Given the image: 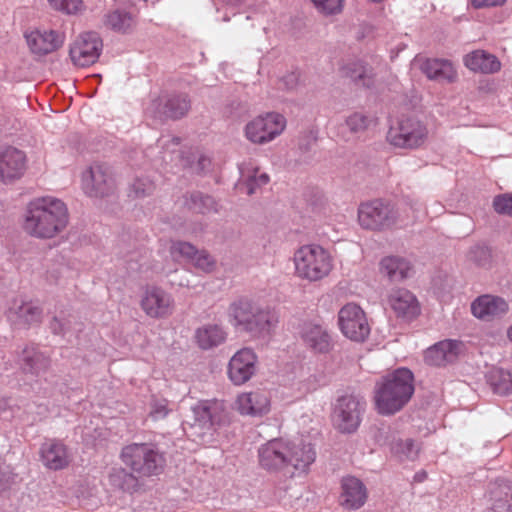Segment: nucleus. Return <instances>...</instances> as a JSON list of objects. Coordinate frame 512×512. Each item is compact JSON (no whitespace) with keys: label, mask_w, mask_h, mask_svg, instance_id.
Instances as JSON below:
<instances>
[{"label":"nucleus","mask_w":512,"mask_h":512,"mask_svg":"<svg viewBox=\"0 0 512 512\" xmlns=\"http://www.w3.org/2000/svg\"><path fill=\"white\" fill-rule=\"evenodd\" d=\"M508 303L501 297L484 294L471 303V313L477 319L492 321L507 313Z\"/></svg>","instance_id":"aec40b11"},{"label":"nucleus","mask_w":512,"mask_h":512,"mask_svg":"<svg viewBox=\"0 0 512 512\" xmlns=\"http://www.w3.org/2000/svg\"><path fill=\"white\" fill-rule=\"evenodd\" d=\"M140 307L152 319H166L175 310V300L171 293L158 286H148L144 290Z\"/></svg>","instance_id":"f8f14e48"},{"label":"nucleus","mask_w":512,"mask_h":512,"mask_svg":"<svg viewBox=\"0 0 512 512\" xmlns=\"http://www.w3.org/2000/svg\"><path fill=\"white\" fill-rule=\"evenodd\" d=\"M229 316L236 327L254 334L268 332L272 326L271 313L247 299L233 302L229 307Z\"/></svg>","instance_id":"423d86ee"},{"label":"nucleus","mask_w":512,"mask_h":512,"mask_svg":"<svg viewBox=\"0 0 512 512\" xmlns=\"http://www.w3.org/2000/svg\"><path fill=\"white\" fill-rule=\"evenodd\" d=\"M138 476L125 468H113L109 473V485L123 492L133 493L138 488Z\"/></svg>","instance_id":"473e14b6"},{"label":"nucleus","mask_w":512,"mask_h":512,"mask_svg":"<svg viewBox=\"0 0 512 512\" xmlns=\"http://www.w3.org/2000/svg\"><path fill=\"white\" fill-rule=\"evenodd\" d=\"M421 70L431 80L453 83L457 79V71L448 60L426 59Z\"/></svg>","instance_id":"c85d7f7f"},{"label":"nucleus","mask_w":512,"mask_h":512,"mask_svg":"<svg viewBox=\"0 0 512 512\" xmlns=\"http://www.w3.org/2000/svg\"><path fill=\"white\" fill-rule=\"evenodd\" d=\"M289 489V486L288 485H284L283 487H275L274 491H273V494L275 497L277 498H282L286 495L287 491Z\"/></svg>","instance_id":"8fccbe9b"},{"label":"nucleus","mask_w":512,"mask_h":512,"mask_svg":"<svg viewBox=\"0 0 512 512\" xmlns=\"http://www.w3.org/2000/svg\"><path fill=\"white\" fill-rule=\"evenodd\" d=\"M210 164V160L208 158L202 157L199 160V165H201L202 168H204L206 165Z\"/></svg>","instance_id":"3c124183"},{"label":"nucleus","mask_w":512,"mask_h":512,"mask_svg":"<svg viewBox=\"0 0 512 512\" xmlns=\"http://www.w3.org/2000/svg\"><path fill=\"white\" fill-rule=\"evenodd\" d=\"M507 337L512 342V325L507 330Z\"/></svg>","instance_id":"603ef678"},{"label":"nucleus","mask_w":512,"mask_h":512,"mask_svg":"<svg viewBox=\"0 0 512 512\" xmlns=\"http://www.w3.org/2000/svg\"><path fill=\"white\" fill-rule=\"evenodd\" d=\"M68 220L63 201L52 196L39 197L27 205L23 228L33 237L50 239L66 228Z\"/></svg>","instance_id":"f03ea898"},{"label":"nucleus","mask_w":512,"mask_h":512,"mask_svg":"<svg viewBox=\"0 0 512 512\" xmlns=\"http://www.w3.org/2000/svg\"><path fill=\"white\" fill-rule=\"evenodd\" d=\"M194 209L200 213H205L214 208L215 202L210 196H193Z\"/></svg>","instance_id":"a18cd8bd"},{"label":"nucleus","mask_w":512,"mask_h":512,"mask_svg":"<svg viewBox=\"0 0 512 512\" xmlns=\"http://www.w3.org/2000/svg\"><path fill=\"white\" fill-rule=\"evenodd\" d=\"M300 336L305 346L313 353L326 354L332 349V340L328 331L319 324L305 323Z\"/></svg>","instance_id":"b1692460"},{"label":"nucleus","mask_w":512,"mask_h":512,"mask_svg":"<svg viewBox=\"0 0 512 512\" xmlns=\"http://www.w3.org/2000/svg\"><path fill=\"white\" fill-rule=\"evenodd\" d=\"M512 496V483L500 481L493 483L488 491L491 507L496 512H509V499Z\"/></svg>","instance_id":"2f4dec72"},{"label":"nucleus","mask_w":512,"mask_h":512,"mask_svg":"<svg viewBox=\"0 0 512 512\" xmlns=\"http://www.w3.org/2000/svg\"><path fill=\"white\" fill-rule=\"evenodd\" d=\"M105 25L117 32H126L132 25V17L125 12L113 11L107 14Z\"/></svg>","instance_id":"c9c22d12"},{"label":"nucleus","mask_w":512,"mask_h":512,"mask_svg":"<svg viewBox=\"0 0 512 512\" xmlns=\"http://www.w3.org/2000/svg\"><path fill=\"white\" fill-rule=\"evenodd\" d=\"M388 143L399 149L415 150L428 139L427 126L414 117H403L391 126L387 133Z\"/></svg>","instance_id":"0eeeda50"},{"label":"nucleus","mask_w":512,"mask_h":512,"mask_svg":"<svg viewBox=\"0 0 512 512\" xmlns=\"http://www.w3.org/2000/svg\"><path fill=\"white\" fill-rule=\"evenodd\" d=\"M1 169L5 182L20 178L26 169V155L21 150L9 147L0 152Z\"/></svg>","instance_id":"bb28decb"},{"label":"nucleus","mask_w":512,"mask_h":512,"mask_svg":"<svg viewBox=\"0 0 512 512\" xmlns=\"http://www.w3.org/2000/svg\"><path fill=\"white\" fill-rule=\"evenodd\" d=\"M234 409L242 416L264 417L271 410V395L264 389L241 392L235 398Z\"/></svg>","instance_id":"f3484780"},{"label":"nucleus","mask_w":512,"mask_h":512,"mask_svg":"<svg viewBox=\"0 0 512 512\" xmlns=\"http://www.w3.org/2000/svg\"><path fill=\"white\" fill-rule=\"evenodd\" d=\"M469 258L477 265L485 266L490 262L491 254L486 247L477 246L470 251Z\"/></svg>","instance_id":"c03bdc74"},{"label":"nucleus","mask_w":512,"mask_h":512,"mask_svg":"<svg viewBox=\"0 0 512 512\" xmlns=\"http://www.w3.org/2000/svg\"><path fill=\"white\" fill-rule=\"evenodd\" d=\"M153 188V184L150 182L144 183L140 180H137L133 184V191L136 197H142L145 196L146 194H150Z\"/></svg>","instance_id":"49530a36"},{"label":"nucleus","mask_w":512,"mask_h":512,"mask_svg":"<svg viewBox=\"0 0 512 512\" xmlns=\"http://www.w3.org/2000/svg\"><path fill=\"white\" fill-rule=\"evenodd\" d=\"M190 109V101L186 95H161L151 100L147 111L155 116L164 115L177 119L184 116Z\"/></svg>","instance_id":"6ab92c4d"},{"label":"nucleus","mask_w":512,"mask_h":512,"mask_svg":"<svg viewBox=\"0 0 512 512\" xmlns=\"http://www.w3.org/2000/svg\"><path fill=\"white\" fill-rule=\"evenodd\" d=\"M315 7L323 14L330 15L341 12L343 0H311Z\"/></svg>","instance_id":"79ce46f5"},{"label":"nucleus","mask_w":512,"mask_h":512,"mask_svg":"<svg viewBox=\"0 0 512 512\" xmlns=\"http://www.w3.org/2000/svg\"><path fill=\"white\" fill-rule=\"evenodd\" d=\"M487 381L492 390L500 395H508L512 392V374L502 368H492Z\"/></svg>","instance_id":"f704fd0d"},{"label":"nucleus","mask_w":512,"mask_h":512,"mask_svg":"<svg viewBox=\"0 0 512 512\" xmlns=\"http://www.w3.org/2000/svg\"><path fill=\"white\" fill-rule=\"evenodd\" d=\"M411 270L410 263L401 257L387 256L380 262V273L390 281H402L408 277Z\"/></svg>","instance_id":"7c9ffc66"},{"label":"nucleus","mask_w":512,"mask_h":512,"mask_svg":"<svg viewBox=\"0 0 512 512\" xmlns=\"http://www.w3.org/2000/svg\"><path fill=\"white\" fill-rule=\"evenodd\" d=\"M258 356L251 348H242L234 353L227 365V377L235 386L249 382L258 371Z\"/></svg>","instance_id":"ddd939ff"},{"label":"nucleus","mask_w":512,"mask_h":512,"mask_svg":"<svg viewBox=\"0 0 512 512\" xmlns=\"http://www.w3.org/2000/svg\"><path fill=\"white\" fill-rule=\"evenodd\" d=\"M167 399L153 398L149 404V418L153 421L164 419L170 412Z\"/></svg>","instance_id":"58836bf2"},{"label":"nucleus","mask_w":512,"mask_h":512,"mask_svg":"<svg viewBox=\"0 0 512 512\" xmlns=\"http://www.w3.org/2000/svg\"><path fill=\"white\" fill-rule=\"evenodd\" d=\"M506 1L507 0H471V4L475 8H482V7L501 6Z\"/></svg>","instance_id":"09e8293b"},{"label":"nucleus","mask_w":512,"mask_h":512,"mask_svg":"<svg viewBox=\"0 0 512 512\" xmlns=\"http://www.w3.org/2000/svg\"><path fill=\"white\" fill-rule=\"evenodd\" d=\"M339 75L365 87L372 84L371 71L359 61H351L341 66Z\"/></svg>","instance_id":"72a5a7b5"},{"label":"nucleus","mask_w":512,"mask_h":512,"mask_svg":"<svg viewBox=\"0 0 512 512\" xmlns=\"http://www.w3.org/2000/svg\"><path fill=\"white\" fill-rule=\"evenodd\" d=\"M465 66L473 71L483 74H493L501 69L498 58L484 50H475L464 57Z\"/></svg>","instance_id":"cd10ccee"},{"label":"nucleus","mask_w":512,"mask_h":512,"mask_svg":"<svg viewBox=\"0 0 512 512\" xmlns=\"http://www.w3.org/2000/svg\"><path fill=\"white\" fill-rule=\"evenodd\" d=\"M493 208L498 214L512 217V194L497 195L493 200Z\"/></svg>","instance_id":"a19ab883"},{"label":"nucleus","mask_w":512,"mask_h":512,"mask_svg":"<svg viewBox=\"0 0 512 512\" xmlns=\"http://www.w3.org/2000/svg\"><path fill=\"white\" fill-rule=\"evenodd\" d=\"M116 182L111 169L104 164H96L83 175V189L90 197H104L115 191Z\"/></svg>","instance_id":"2eb2a0df"},{"label":"nucleus","mask_w":512,"mask_h":512,"mask_svg":"<svg viewBox=\"0 0 512 512\" xmlns=\"http://www.w3.org/2000/svg\"><path fill=\"white\" fill-rule=\"evenodd\" d=\"M346 125L351 132H363L369 126V119L365 115L355 112L346 119Z\"/></svg>","instance_id":"37998d69"},{"label":"nucleus","mask_w":512,"mask_h":512,"mask_svg":"<svg viewBox=\"0 0 512 512\" xmlns=\"http://www.w3.org/2000/svg\"><path fill=\"white\" fill-rule=\"evenodd\" d=\"M171 256L183 259L203 273H213L217 268L216 259L206 250H198L195 246L184 241H175L170 246Z\"/></svg>","instance_id":"dca6fc26"},{"label":"nucleus","mask_w":512,"mask_h":512,"mask_svg":"<svg viewBox=\"0 0 512 512\" xmlns=\"http://www.w3.org/2000/svg\"><path fill=\"white\" fill-rule=\"evenodd\" d=\"M463 344L457 340H444L428 348L424 360L432 366H444L454 362L462 351Z\"/></svg>","instance_id":"5701e85b"},{"label":"nucleus","mask_w":512,"mask_h":512,"mask_svg":"<svg viewBox=\"0 0 512 512\" xmlns=\"http://www.w3.org/2000/svg\"><path fill=\"white\" fill-rule=\"evenodd\" d=\"M294 273L304 281L318 282L327 278L334 269L331 252L319 244L300 246L293 255Z\"/></svg>","instance_id":"20e7f679"},{"label":"nucleus","mask_w":512,"mask_h":512,"mask_svg":"<svg viewBox=\"0 0 512 512\" xmlns=\"http://www.w3.org/2000/svg\"><path fill=\"white\" fill-rule=\"evenodd\" d=\"M316 460L311 444L272 439L258 450V462L267 472H288L290 477L307 475Z\"/></svg>","instance_id":"f257e3e1"},{"label":"nucleus","mask_w":512,"mask_h":512,"mask_svg":"<svg viewBox=\"0 0 512 512\" xmlns=\"http://www.w3.org/2000/svg\"><path fill=\"white\" fill-rule=\"evenodd\" d=\"M40 454L43 465L50 470L65 469L71 462L67 446L57 440H50L44 443Z\"/></svg>","instance_id":"a878e982"},{"label":"nucleus","mask_w":512,"mask_h":512,"mask_svg":"<svg viewBox=\"0 0 512 512\" xmlns=\"http://www.w3.org/2000/svg\"><path fill=\"white\" fill-rule=\"evenodd\" d=\"M227 337L224 328L218 324L207 323L195 330L194 340L202 350H208L222 344Z\"/></svg>","instance_id":"c756f323"},{"label":"nucleus","mask_w":512,"mask_h":512,"mask_svg":"<svg viewBox=\"0 0 512 512\" xmlns=\"http://www.w3.org/2000/svg\"><path fill=\"white\" fill-rule=\"evenodd\" d=\"M102 46V41L96 33L81 34L70 47V59L75 66H90L99 58Z\"/></svg>","instance_id":"a211bd4d"},{"label":"nucleus","mask_w":512,"mask_h":512,"mask_svg":"<svg viewBox=\"0 0 512 512\" xmlns=\"http://www.w3.org/2000/svg\"><path fill=\"white\" fill-rule=\"evenodd\" d=\"M364 405L356 397L347 395L339 398L332 414L334 426L341 432H354L360 425Z\"/></svg>","instance_id":"4468645a"},{"label":"nucleus","mask_w":512,"mask_h":512,"mask_svg":"<svg viewBox=\"0 0 512 512\" xmlns=\"http://www.w3.org/2000/svg\"><path fill=\"white\" fill-rule=\"evenodd\" d=\"M391 452L396 455L400 460L409 459L413 460L418 455V447L411 439H399L391 444Z\"/></svg>","instance_id":"e433bc0d"},{"label":"nucleus","mask_w":512,"mask_h":512,"mask_svg":"<svg viewBox=\"0 0 512 512\" xmlns=\"http://www.w3.org/2000/svg\"><path fill=\"white\" fill-rule=\"evenodd\" d=\"M338 323L343 335L352 341L363 342L370 334L365 312L357 304L344 305L338 313Z\"/></svg>","instance_id":"9d476101"},{"label":"nucleus","mask_w":512,"mask_h":512,"mask_svg":"<svg viewBox=\"0 0 512 512\" xmlns=\"http://www.w3.org/2000/svg\"><path fill=\"white\" fill-rule=\"evenodd\" d=\"M358 222L368 230H382L398 223V211L381 200L362 203L358 208Z\"/></svg>","instance_id":"6e6552de"},{"label":"nucleus","mask_w":512,"mask_h":512,"mask_svg":"<svg viewBox=\"0 0 512 512\" xmlns=\"http://www.w3.org/2000/svg\"><path fill=\"white\" fill-rule=\"evenodd\" d=\"M286 127V119L283 115L270 112L255 117L245 127V135L249 141L255 144H265L279 136Z\"/></svg>","instance_id":"1a4fd4ad"},{"label":"nucleus","mask_w":512,"mask_h":512,"mask_svg":"<svg viewBox=\"0 0 512 512\" xmlns=\"http://www.w3.org/2000/svg\"><path fill=\"white\" fill-rule=\"evenodd\" d=\"M367 500V489L356 477H344L341 481L339 505L345 510L360 509Z\"/></svg>","instance_id":"412c9836"},{"label":"nucleus","mask_w":512,"mask_h":512,"mask_svg":"<svg viewBox=\"0 0 512 512\" xmlns=\"http://www.w3.org/2000/svg\"><path fill=\"white\" fill-rule=\"evenodd\" d=\"M119 458L139 478L159 475L165 463L162 453L152 443L127 444L121 449Z\"/></svg>","instance_id":"39448f33"},{"label":"nucleus","mask_w":512,"mask_h":512,"mask_svg":"<svg viewBox=\"0 0 512 512\" xmlns=\"http://www.w3.org/2000/svg\"><path fill=\"white\" fill-rule=\"evenodd\" d=\"M24 38L30 53L38 59L57 52L65 42L63 33L48 28L26 31Z\"/></svg>","instance_id":"9b49d317"},{"label":"nucleus","mask_w":512,"mask_h":512,"mask_svg":"<svg viewBox=\"0 0 512 512\" xmlns=\"http://www.w3.org/2000/svg\"><path fill=\"white\" fill-rule=\"evenodd\" d=\"M414 394V377L410 370L400 368L377 382L375 409L381 415H393L404 408Z\"/></svg>","instance_id":"7ed1b4c3"},{"label":"nucleus","mask_w":512,"mask_h":512,"mask_svg":"<svg viewBox=\"0 0 512 512\" xmlns=\"http://www.w3.org/2000/svg\"><path fill=\"white\" fill-rule=\"evenodd\" d=\"M195 427L206 431L212 429L215 424L221 421L224 413V405L218 400H204L193 407Z\"/></svg>","instance_id":"4be33fe9"},{"label":"nucleus","mask_w":512,"mask_h":512,"mask_svg":"<svg viewBox=\"0 0 512 512\" xmlns=\"http://www.w3.org/2000/svg\"><path fill=\"white\" fill-rule=\"evenodd\" d=\"M388 305L397 317L411 320L420 314L416 297L406 289H396L388 296Z\"/></svg>","instance_id":"393cba45"},{"label":"nucleus","mask_w":512,"mask_h":512,"mask_svg":"<svg viewBox=\"0 0 512 512\" xmlns=\"http://www.w3.org/2000/svg\"><path fill=\"white\" fill-rule=\"evenodd\" d=\"M268 182H269V176L267 174L262 173L258 176L255 175L248 182V193L249 194L254 193V185L263 186V185H266Z\"/></svg>","instance_id":"de8ad7c7"},{"label":"nucleus","mask_w":512,"mask_h":512,"mask_svg":"<svg viewBox=\"0 0 512 512\" xmlns=\"http://www.w3.org/2000/svg\"><path fill=\"white\" fill-rule=\"evenodd\" d=\"M16 314L28 324L37 323L41 320L42 309L35 303L27 302L18 307Z\"/></svg>","instance_id":"4c0bfd02"},{"label":"nucleus","mask_w":512,"mask_h":512,"mask_svg":"<svg viewBox=\"0 0 512 512\" xmlns=\"http://www.w3.org/2000/svg\"><path fill=\"white\" fill-rule=\"evenodd\" d=\"M48 2L54 9L67 14H76L83 8L82 0H48Z\"/></svg>","instance_id":"ea45409f"}]
</instances>
